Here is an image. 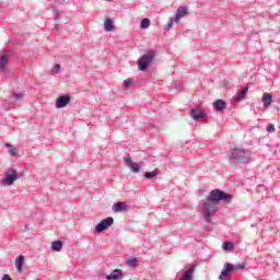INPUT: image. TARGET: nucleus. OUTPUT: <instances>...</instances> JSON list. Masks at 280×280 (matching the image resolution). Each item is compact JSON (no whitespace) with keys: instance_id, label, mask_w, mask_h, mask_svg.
Instances as JSON below:
<instances>
[{"instance_id":"obj_18","label":"nucleus","mask_w":280,"mask_h":280,"mask_svg":"<svg viewBox=\"0 0 280 280\" xmlns=\"http://www.w3.org/2000/svg\"><path fill=\"white\" fill-rule=\"evenodd\" d=\"M23 259H25L23 255L18 256V258L15 259V266H16L18 272H23Z\"/></svg>"},{"instance_id":"obj_35","label":"nucleus","mask_w":280,"mask_h":280,"mask_svg":"<svg viewBox=\"0 0 280 280\" xmlns=\"http://www.w3.org/2000/svg\"><path fill=\"white\" fill-rule=\"evenodd\" d=\"M25 231H30V225H25Z\"/></svg>"},{"instance_id":"obj_24","label":"nucleus","mask_w":280,"mask_h":280,"mask_svg":"<svg viewBox=\"0 0 280 280\" xmlns=\"http://www.w3.org/2000/svg\"><path fill=\"white\" fill-rule=\"evenodd\" d=\"M234 246H235V245H234L233 243H231V242H225V243H223L222 248H223V250H233Z\"/></svg>"},{"instance_id":"obj_12","label":"nucleus","mask_w":280,"mask_h":280,"mask_svg":"<svg viewBox=\"0 0 280 280\" xmlns=\"http://www.w3.org/2000/svg\"><path fill=\"white\" fill-rule=\"evenodd\" d=\"M261 102L265 108H270L272 106V94L264 93Z\"/></svg>"},{"instance_id":"obj_25","label":"nucleus","mask_w":280,"mask_h":280,"mask_svg":"<svg viewBox=\"0 0 280 280\" xmlns=\"http://www.w3.org/2000/svg\"><path fill=\"white\" fill-rule=\"evenodd\" d=\"M174 23H176V20H174V18H171L165 26L166 32H170V30L174 27Z\"/></svg>"},{"instance_id":"obj_36","label":"nucleus","mask_w":280,"mask_h":280,"mask_svg":"<svg viewBox=\"0 0 280 280\" xmlns=\"http://www.w3.org/2000/svg\"><path fill=\"white\" fill-rule=\"evenodd\" d=\"M259 187H264V186L259 185Z\"/></svg>"},{"instance_id":"obj_32","label":"nucleus","mask_w":280,"mask_h":280,"mask_svg":"<svg viewBox=\"0 0 280 280\" xmlns=\"http://www.w3.org/2000/svg\"><path fill=\"white\" fill-rule=\"evenodd\" d=\"M175 89L177 90V91H183V83H180V82H176L175 83Z\"/></svg>"},{"instance_id":"obj_8","label":"nucleus","mask_w":280,"mask_h":280,"mask_svg":"<svg viewBox=\"0 0 280 280\" xmlns=\"http://www.w3.org/2000/svg\"><path fill=\"white\" fill-rule=\"evenodd\" d=\"M71 102V96L69 95H61L57 98L56 101V108H65V106H67V104H69Z\"/></svg>"},{"instance_id":"obj_30","label":"nucleus","mask_w":280,"mask_h":280,"mask_svg":"<svg viewBox=\"0 0 280 280\" xmlns=\"http://www.w3.org/2000/svg\"><path fill=\"white\" fill-rule=\"evenodd\" d=\"M52 73L56 74V73H60V65L57 63L52 67L51 69Z\"/></svg>"},{"instance_id":"obj_28","label":"nucleus","mask_w":280,"mask_h":280,"mask_svg":"<svg viewBox=\"0 0 280 280\" xmlns=\"http://www.w3.org/2000/svg\"><path fill=\"white\" fill-rule=\"evenodd\" d=\"M114 222H115V220L113 219V217H107L106 218V228L108 229V226H113Z\"/></svg>"},{"instance_id":"obj_21","label":"nucleus","mask_w":280,"mask_h":280,"mask_svg":"<svg viewBox=\"0 0 280 280\" xmlns=\"http://www.w3.org/2000/svg\"><path fill=\"white\" fill-rule=\"evenodd\" d=\"M115 30V24L113 23V19H106V32H113Z\"/></svg>"},{"instance_id":"obj_1","label":"nucleus","mask_w":280,"mask_h":280,"mask_svg":"<svg viewBox=\"0 0 280 280\" xmlns=\"http://www.w3.org/2000/svg\"><path fill=\"white\" fill-rule=\"evenodd\" d=\"M231 200H233V195L226 194L223 190L213 189L210 191L207 201L202 205L205 222H207V224L211 222V217L218 211L217 207L220 201L225 205H231Z\"/></svg>"},{"instance_id":"obj_26","label":"nucleus","mask_w":280,"mask_h":280,"mask_svg":"<svg viewBox=\"0 0 280 280\" xmlns=\"http://www.w3.org/2000/svg\"><path fill=\"white\" fill-rule=\"evenodd\" d=\"M12 97L15 100V102H21V100H23V93H13Z\"/></svg>"},{"instance_id":"obj_34","label":"nucleus","mask_w":280,"mask_h":280,"mask_svg":"<svg viewBox=\"0 0 280 280\" xmlns=\"http://www.w3.org/2000/svg\"><path fill=\"white\" fill-rule=\"evenodd\" d=\"M103 26H104V30H106V19L104 20Z\"/></svg>"},{"instance_id":"obj_7","label":"nucleus","mask_w":280,"mask_h":280,"mask_svg":"<svg viewBox=\"0 0 280 280\" xmlns=\"http://www.w3.org/2000/svg\"><path fill=\"white\" fill-rule=\"evenodd\" d=\"M112 211H114V213H126V211H128V203H126V201L115 202L112 207Z\"/></svg>"},{"instance_id":"obj_6","label":"nucleus","mask_w":280,"mask_h":280,"mask_svg":"<svg viewBox=\"0 0 280 280\" xmlns=\"http://www.w3.org/2000/svg\"><path fill=\"white\" fill-rule=\"evenodd\" d=\"M125 165L133 172V174H137L141 172V166L137 162H132V159L130 156H125L124 158Z\"/></svg>"},{"instance_id":"obj_23","label":"nucleus","mask_w":280,"mask_h":280,"mask_svg":"<svg viewBox=\"0 0 280 280\" xmlns=\"http://www.w3.org/2000/svg\"><path fill=\"white\" fill-rule=\"evenodd\" d=\"M159 174V171L158 170H154L152 172H145L143 174L144 178H149V179H152L154 178L156 175Z\"/></svg>"},{"instance_id":"obj_11","label":"nucleus","mask_w":280,"mask_h":280,"mask_svg":"<svg viewBox=\"0 0 280 280\" xmlns=\"http://www.w3.org/2000/svg\"><path fill=\"white\" fill-rule=\"evenodd\" d=\"M124 279V271L121 269H115L106 276V280H121Z\"/></svg>"},{"instance_id":"obj_4","label":"nucleus","mask_w":280,"mask_h":280,"mask_svg":"<svg viewBox=\"0 0 280 280\" xmlns=\"http://www.w3.org/2000/svg\"><path fill=\"white\" fill-rule=\"evenodd\" d=\"M4 178L1 179L0 185L2 187H10L11 185H14V180H19L23 174L16 172L15 168H8L4 173Z\"/></svg>"},{"instance_id":"obj_3","label":"nucleus","mask_w":280,"mask_h":280,"mask_svg":"<svg viewBox=\"0 0 280 280\" xmlns=\"http://www.w3.org/2000/svg\"><path fill=\"white\" fill-rule=\"evenodd\" d=\"M246 268V264H237L233 265L231 262H225L223 266V269L219 276L220 280H230L231 279V272H234V270H244Z\"/></svg>"},{"instance_id":"obj_15","label":"nucleus","mask_w":280,"mask_h":280,"mask_svg":"<svg viewBox=\"0 0 280 280\" xmlns=\"http://www.w3.org/2000/svg\"><path fill=\"white\" fill-rule=\"evenodd\" d=\"M213 108H215L219 112L224 110V108H226V102H224L223 100H217L213 103Z\"/></svg>"},{"instance_id":"obj_31","label":"nucleus","mask_w":280,"mask_h":280,"mask_svg":"<svg viewBox=\"0 0 280 280\" xmlns=\"http://www.w3.org/2000/svg\"><path fill=\"white\" fill-rule=\"evenodd\" d=\"M267 132H275V125L269 124L266 128Z\"/></svg>"},{"instance_id":"obj_5","label":"nucleus","mask_w":280,"mask_h":280,"mask_svg":"<svg viewBox=\"0 0 280 280\" xmlns=\"http://www.w3.org/2000/svg\"><path fill=\"white\" fill-rule=\"evenodd\" d=\"M154 60V51L149 50L142 57L138 59L139 71H145Z\"/></svg>"},{"instance_id":"obj_19","label":"nucleus","mask_w":280,"mask_h":280,"mask_svg":"<svg viewBox=\"0 0 280 280\" xmlns=\"http://www.w3.org/2000/svg\"><path fill=\"white\" fill-rule=\"evenodd\" d=\"M5 148L11 156H19V151H16V148L13 144L7 143Z\"/></svg>"},{"instance_id":"obj_22","label":"nucleus","mask_w":280,"mask_h":280,"mask_svg":"<svg viewBox=\"0 0 280 280\" xmlns=\"http://www.w3.org/2000/svg\"><path fill=\"white\" fill-rule=\"evenodd\" d=\"M148 27H150V19L144 18V19L140 22V28H141V30H148Z\"/></svg>"},{"instance_id":"obj_14","label":"nucleus","mask_w":280,"mask_h":280,"mask_svg":"<svg viewBox=\"0 0 280 280\" xmlns=\"http://www.w3.org/2000/svg\"><path fill=\"white\" fill-rule=\"evenodd\" d=\"M180 280H194V267L188 268L180 277Z\"/></svg>"},{"instance_id":"obj_20","label":"nucleus","mask_w":280,"mask_h":280,"mask_svg":"<svg viewBox=\"0 0 280 280\" xmlns=\"http://www.w3.org/2000/svg\"><path fill=\"white\" fill-rule=\"evenodd\" d=\"M5 65H8V55H0V69H5Z\"/></svg>"},{"instance_id":"obj_29","label":"nucleus","mask_w":280,"mask_h":280,"mask_svg":"<svg viewBox=\"0 0 280 280\" xmlns=\"http://www.w3.org/2000/svg\"><path fill=\"white\" fill-rule=\"evenodd\" d=\"M128 264H129V266L135 267V266L139 265V260H137V258H132V259L128 260Z\"/></svg>"},{"instance_id":"obj_9","label":"nucleus","mask_w":280,"mask_h":280,"mask_svg":"<svg viewBox=\"0 0 280 280\" xmlns=\"http://www.w3.org/2000/svg\"><path fill=\"white\" fill-rule=\"evenodd\" d=\"M188 12H189V9L187 7H178L175 13V16L173 18L175 23H179L183 16L187 15Z\"/></svg>"},{"instance_id":"obj_17","label":"nucleus","mask_w":280,"mask_h":280,"mask_svg":"<svg viewBox=\"0 0 280 280\" xmlns=\"http://www.w3.org/2000/svg\"><path fill=\"white\" fill-rule=\"evenodd\" d=\"M51 250L55 253H60L62 250V241H54L50 246Z\"/></svg>"},{"instance_id":"obj_16","label":"nucleus","mask_w":280,"mask_h":280,"mask_svg":"<svg viewBox=\"0 0 280 280\" xmlns=\"http://www.w3.org/2000/svg\"><path fill=\"white\" fill-rule=\"evenodd\" d=\"M106 231V219H103L94 230V233H104Z\"/></svg>"},{"instance_id":"obj_27","label":"nucleus","mask_w":280,"mask_h":280,"mask_svg":"<svg viewBox=\"0 0 280 280\" xmlns=\"http://www.w3.org/2000/svg\"><path fill=\"white\" fill-rule=\"evenodd\" d=\"M132 84V80L131 79H127L122 82V88L124 89H128L130 85Z\"/></svg>"},{"instance_id":"obj_33","label":"nucleus","mask_w":280,"mask_h":280,"mask_svg":"<svg viewBox=\"0 0 280 280\" xmlns=\"http://www.w3.org/2000/svg\"><path fill=\"white\" fill-rule=\"evenodd\" d=\"M2 280H12V278H10V276L5 273L3 275Z\"/></svg>"},{"instance_id":"obj_13","label":"nucleus","mask_w":280,"mask_h":280,"mask_svg":"<svg viewBox=\"0 0 280 280\" xmlns=\"http://www.w3.org/2000/svg\"><path fill=\"white\" fill-rule=\"evenodd\" d=\"M246 93H248V86L241 89L236 96H234V102H242L246 97Z\"/></svg>"},{"instance_id":"obj_10","label":"nucleus","mask_w":280,"mask_h":280,"mask_svg":"<svg viewBox=\"0 0 280 280\" xmlns=\"http://www.w3.org/2000/svg\"><path fill=\"white\" fill-rule=\"evenodd\" d=\"M190 117H192L195 121H200L201 119H205V112L200 108H192L190 110Z\"/></svg>"},{"instance_id":"obj_2","label":"nucleus","mask_w":280,"mask_h":280,"mask_svg":"<svg viewBox=\"0 0 280 280\" xmlns=\"http://www.w3.org/2000/svg\"><path fill=\"white\" fill-rule=\"evenodd\" d=\"M229 161L231 165H248L253 161V153L248 149L234 148L229 155Z\"/></svg>"}]
</instances>
